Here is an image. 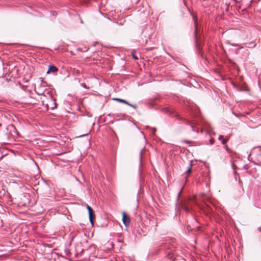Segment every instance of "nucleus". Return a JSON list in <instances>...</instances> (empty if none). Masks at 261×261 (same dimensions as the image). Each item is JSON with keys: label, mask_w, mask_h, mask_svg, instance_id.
Wrapping results in <instances>:
<instances>
[{"label": "nucleus", "mask_w": 261, "mask_h": 261, "mask_svg": "<svg viewBox=\"0 0 261 261\" xmlns=\"http://www.w3.org/2000/svg\"><path fill=\"white\" fill-rule=\"evenodd\" d=\"M41 101L43 106H45L47 110H54L57 107L56 99L53 98L49 91H47L46 95L41 97Z\"/></svg>", "instance_id": "1"}, {"label": "nucleus", "mask_w": 261, "mask_h": 261, "mask_svg": "<svg viewBox=\"0 0 261 261\" xmlns=\"http://www.w3.org/2000/svg\"><path fill=\"white\" fill-rule=\"evenodd\" d=\"M41 79L40 82L35 85V91L37 94L43 96L46 95L47 91L45 90V83L43 82L41 78Z\"/></svg>", "instance_id": "2"}, {"label": "nucleus", "mask_w": 261, "mask_h": 261, "mask_svg": "<svg viewBox=\"0 0 261 261\" xmlns=\"http://www.w3.org/2000/svg\"><path fill=\"white\" fill-rule=\"evenodd\" d=\"M250 156H252L254 158L259 160L261 159V147H257L253 148L249 155Z\"/></svg>", "instance_id": "3"}, {"label": "nucleus", "mask_w": 261, "mask_h": 261, "mask_svg": "<svg viewBox=\"0 0 261 261\" xmlns=\"http://www.w3.org/2000/svg\"><path fill=\"white\" fill-rule=\"evenodd\" d=\"M194 22V26H195V36L196 39H197V28H198V20L197 16L194 14L193 12L191 13Z\"/></svg>", "instance_id": "4"}, {"label": "nucleus", "mask_w": 261, "mask_h": 261, "mask_svg": "<svg viewBox=\"0 0 261 261\" xmlns=\"http://www.w3.org/2000/svg\"><path fill=\"white\" fill-rule=\"evenodd\" d=\"M122 221H123V224L125 226H127L128 225H129V224L130 223L129 218L127 216V215H126L125 212H123Z\"/></svg>", "instance_id": "5"}, {"label": "nucleus", "mask_w": 261, "mask_h": 261, "mask_svg": "<svg viewBox=\"0 0 261 261\" xmlns=\"http://www.w3.org/2000/svg\"><path fill=\"white\" fill-rule=\"evenodd\" d=\"M113 99L116 100V101H118V102L126 104V105H127L129 106L130 107H133L134 108H136V106H135L129 103L128 102H127L126 100H125L124 99L119 98H114Z\"/></svg>", "instance_id": "6"}, {"label": "nucleus", "mask_w": 261, "mask_h": 261, "mask_svg": "<svg viewBox=\"0 0 261 261\" xmlns=\"http://www.w3.org/2000/svg\"><path fill=\"white\" fill-rule=\"evenodd\" d=\"M58 71V69L54 65H50L49 66L47 73H56Z\"/></svg>", "instance_id": "7"}, {"label": "nucleus", "mask_w": 261, "mask_h": 261, "mask_svg": "<svg viewBox=\"0 0 261 261\" xmlns=\"http://www.w3.org/2000/svg\"><path fill=\"white\" fill-rule=\"evenodd\" d=\"M94 216V214L93 211H91V210H90V212H89V220L92 225H93V218Z\"/></svg>", "instance_id": "8"}, {"label": "nucleus", "mask_w": 261, "mask_h": 261, "mask_svg": "<svg viewBox=\"0 0 261 261\" xmlns=\"http://www.w3.org/2000/svg\"><path fill=\"white\" fill-rule=\"evenodd\" d=\"M218 139L220 141H221L222 144H223L224 145H225L227 141V139H224L223 136H222V135L219 136Z\"/></svg>", "instance_id": "9"}, {"label": "nucleus", "mask_w": 261, "mask_h": 261, "mask_svg": "<svg viewBox=\"0 0 261 261\" xmlns=\"http://www.w3.org/2000/svg\"><path fill=\"white\" fill-rule=\"evenodd\" d=\"M247 44L248 45V47L250 48L255 47L256 46V43L253 41L249 42L248 43H247Z\"/></svg>", "instance_id": "10"}, {"label": "nucleus", "mask_w": 261, "mask_h": 261, "mask_svg": "<svg viewBox=\"0 0 261 261\" xmlns=\"http://www.w3.org/2000/svg\"><path fill=\"white\" fill-rule=\"evenodd\" d=\"M187 122L188 124L190 125L191 126L192 131L195 132L196 130L194 129V127L192 123L190 121H187Z\"/></svg>", "instance_id": "11"}, {"label": "nucleus", "mask_w": 261, "mask_h": 261, "mask_svg": "<svg viewBox=\"0 0 261 261\" xmlns=\"http://www.w3.org/2000/svg\"><path fill=\"white\" fill-rule=\"evenodd\" d=\"M191 170H192V167L191 165L190 167L187 169V173L188 174H190L191 172Z\"/></svg>", "instance_id": "12"}, {"label": "nucleus", "mask_w": 261, "mask_h": 261, "mask_svg": "<svg viewBox=\"0 0 261 261\" xmlns=\"http://www.w3.org/2000/svg\"><path fill=\"white\" fill-rule=\"evenodd\" d=\"M87 208L88 210V213L90 212V210H91V211H93L92 208L88 205H87Z\"/></svg>", "instance_id": "13"}, {"label": "nucleus", "mask_w": 261, "mask_h": 261, "mask_svg": "<svg viewBox=\"0 0 261 261\" xmlns=\"http://www.w3.org/2000/svg\"><path fill=\"white\" fill-rule=\"evenodd\" d=\"M210 144H211V145H213V144L214 143V142H215V140H214V139L211 138V139H210Z\"/></svg>", "instance_id": "14"}, {"label": "nucleus", "mask_w": 261, "mask_h": 261, "mask_svg": "<svg viewBox=\"0 0 261 261\" xmlns=\"http://www.w3.org/2000/svg\"><path fill=\"white\" fill-rule=\"evenodd\" d=\"M142 156V153L140 152V166H141V164H142V163H141Z\"/></svg>", "instance_id": "15"}, {"label": "nucleus", "mask_w": 261, "mask_h": 261, "mask_svg": "<svg viewBox=\"0 0 261 261\" xmlns=\"http://www.w3.org/2000/svg\"><path fill=\"white\" fill-rule=\"evenodd\" d=\"M184 208V210H185L186 212H187V213L189 212V209H188V207H187L185 206Z\"/></svg>", "instance_id": "16"}, {"label": "nucleus", "mask_w": 261, "mask_h": 261, "mask_svg": "<svg viewBox=\"0 0 261 261\" xmlns=\"http://www.w3.org/2000/svg\"><path fill=\"white\" fill-rule=\"evenodd\" d=\"M225 149L228 151V147L227 145H225Z\"/></svg>", "instance_id": "17"}, {"label": "nucleus", "mask_w": 261, "mask_h": 261, "mask_svg": "<svg viewBox=\"0 0 261 261\" xmlns=\"http://www.w3.org/2000/svg\"><path fill=\"white\" fill-rule=\"evenodd\" d=\"M176 117H177V119H181V118L179 115H177Z\"/></svg>", "instance_id": "18"}, {"label": "nucleus", "mask_w": 261, "mask_h": 261, "mask_svg": "<svg viewBox=\"0 0 261 261\" xmlns=\"http://www.w3.org/2000/svg\"><path fill=\"white\" fill-rule=\"evenodd\" d=\"M181 192V191L178 193V196H179V195H180V194Z\"/></svg>", "instance_id": "19"}, {"label": "nucleus", "mask_w": 261, "mask_h": 261, "mask_svg": "<svg viewBox=\"0 0 261 261\" xmlns=\"http://www.w3.org/2000/svg\"><path fill=\"white\" fill-rule=\"evenodd\" d=\"M134 58L135 59H138V58L136 56H134Z\"/></svg>", "instance_id": "20"}, {"label": "nucleus", "mask_w": 261, "mask_h": 261, "mask_svg": "<svg viewBox=\"0 0 261 261\" xmlns=\"http://www.w3.org/2000/svg\"><path fill=\"white\" fill-rule=\"evenodd\" d=\"M259 231H261V228H259Z\"/></svg>", "instance_id": "21"}]
</instances>
